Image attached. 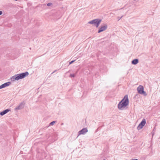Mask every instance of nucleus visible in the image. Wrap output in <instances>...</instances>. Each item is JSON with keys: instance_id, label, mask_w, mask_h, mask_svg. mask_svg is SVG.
I'll return each mask as SVG.
<instances>
[{"instance_id": "obj_1", "label": "nucleus", "mask_w": 160, "mask_h": 160, "mask_svg": "<svg viewBox=\"0 0 160 160\" xmlns=\"http://www.w3.org/2000/svg\"><path fill=\"white\" fill-rule=\"evenodd\" d=\"M129 102L128 96L126 95L118 104V109L119 110L123 109L128 105Z\"/></svg>"}, {"instance_id": "obj_2", "label": "nucleus", "mask_w": 160, "mask_h": 160, "mask_svg": "<svg viewBox=\"0 0 160 160\" xmlns=\"http://www.w3.org/2000/svg\"><path fill=\"white\" fill-rule=\"evenodd\" d=\"M29 74V73L28 72H23L20 74H16L13 76L11 78V79L12 81H14L15 80H18L20 79H22L26 76H28Z\"/></svg>"}, {"instance_id": "obj_3", "label": "nucleus", "mask_w": 160, "mask_h": 160, "mask_svg": "<svg viewBox=\"0 0 160 160\" xmlns=\"http://www.w3.org/2000/svg\"><path fill=\"white\" fill-rule=\"evenodd\" d=\"M102 20L100 19H96L91 20L88 22V23L94 24V25L98 28L100 25Z\"/></svg>"}, {"instance_id": "obj_4", "label": "nucleus", "mask_w": 160, "mask_h": 160, "mask_svg": "<svg viewBox=\"0 0 160 160\" xmlns=\"http://www.w3.org/2000/svg\"><path fill=\"white\" fill-rule=\"evenodd\" d=\"M137 90L138 92L141 95H143L144 96L147 95L146 92L144 91V88L142 85H139L137 88Z\"/></svg>"}, {"instance_id": "obj_5", "label": "nucleus", "mask_w": 160, "mask_h": 160, "mask_svg": "<svg viewBox=\"0 0 160 160\" xmlns=\"http://www.w3.org/2000/svg\"><path fill=\"white\" fill-rule=\"evenodd\" d=\"M146 123V119L145 118H143L142 121L139 123L138 126L137 128L138 130H140L144 126Z\"/></svg>"}, {"instance_id": "obj_6", "label": "nucleus", "mask_w": 160, "mask_h": 160, "mask_svg": "<svg viewBox=\"0 0 160 160\" xmlns=\"http://www.w3.org/2000/svg\"><path fill=\"white\" fill-rule=\"evenodd\" d=\"M25 104V101H22L20 103L19 105L18 106L15 108L14 109L15 110H21L23 109L24 108Z\"/></svg>"}, {"instance_id": "obj_7", "label": "nucleus", "mask_w": 160, "mask_h": 160, "mask_svg": "<svg viewBox=\"0 0 160 160\" xmlns=\"http://www.w3.org/2000/svg\"><path fill=\"white\" fill-rule=\"evenodd\" d=\"M107 25L106 24H105L103 26H101L99 29L98 32L100 33L104 31L107 29Z\"/></svg>"}, {"instance_id": "obj_8", "label": "nucleus", "mask_w": 160, "mask_h": 160, "mask_svg": "<svg viewBox=\"0 0 160 160\" xmlns=\"http://www.w3.org/2000/svg\"><path fill=\"white\" fill-rule=\"evenodd\" d=\"M11 82H5L0 86V89H2L6 87H7L9 86Z\"/></svg>"}, {"instance_id": "obj_9", "label": "nucleus", "mask_w": 160, "mask_h": 160, "mask_svg": "<svg viewBox=\"0 0 160 160\" xmlns=\"http://www.w3.org/2000/svg\"><path fill=\"white\" fill-rule=\"evenodd\" d=\"M88 131V129L86 128H83L78 132L79 135L84 134Z\"/></svg>"}, {"instance_id": "obj_10", "label": "nucleus", "mask_w": 160, "mask_h": 160, "mask_svg": "<svg viewBox=\"0 0 160 160\" xmlns=\"http://www.w3.org/2000/svg\"><path fill=\"white\" fill-rule=\"evenodd\" d=\"M10 111V109H8L4 110L0 112V115L2 116H3L7 113Z\"/></svg>"}, {"instance_id": "obj_11", "label": "nucleus", "mask_w": 160, "mask_h": 160, "mask_svg": "<svg viewBox=\"0 0 160 160\" xmlns=\"http://www.w3.org/2000/svg\"><path fill=\"white\" fill-rule=\"evenodd\" d=\"M139 62L138 59H135L132 61V64L133 65H136Z\"/></svg>"}, {"instance_id": "obj_12", "label": "nucleus", "mask_w": 160, "mask_h": 160, "mask_svg": "<svg viewBox=\"0 0 160 160\" xmlns=\"http://www.w3.org/2000/svg\"><path fill=\"white\" fill-rule=\"evenodd\" d=\"M155 129V128L153 129V131L152 132V137L155 134V130H154Z\"/></svg>"}, {"instance_id": "obj_13", "label": "nucleus", "mask_w": 160, "mask_h": 160, "mask_svg": "<svg viewBox=\"0 0 160 160\" xmlns=\"http://www.w3.org/2000/svg\"><path fill=\"white\" fill-rule=\"evenodd\" d=\"M75 75H76V74H71L70 75L69 77L74 78L75 77Z\"/></svg>"}, {"instance_id": "obj_14", "label": "nucleus", "mask_w": 160, "mask_h": 160, "mask_svg": "<svg viewBox=\"0 0 160 160\" xmlns=\"http://www.w3.org/2000/svg\"><path fill=\"white\" fill-rule=\"evenodd\" d=\"M55 122H56V121H52L50 123L49 125H53L54 124Z\"/></svg>"}, {"instance_id": "obj_15", "label": "nucleus", "mask_w": 160, "mask_h": 160, "mask_svg": "<svg viewBox=\"0 0 160 160\" xmlns=\"http://www.w3.org/2000/svg\"><path fill=\"white\" fill-rule=\"evenodd\" d=\"M75 60H72V61H71L69 63V64H72V63H73L75 61Z\"/></svg>"}, {"instance_id": "obj_16", "label": "nucleus", "mask_w": 160, "mask_h": 160, "mask_svg": "<svg viewBox=\"0 0 160 160\" xmlns=\"http://www.w3.org/2000/svg\"><path fill=\"white\" fill-rule=\"evenodd\" d=\"M52 5V3H49L47 4V6H50Z\"/></svg>"}, {"instance_id": "obj_17", "label": "nucleus", "mask_w": 160, "mask_h": 160, "mask_svg": "<svg viewBox=\"0 0 160 160\" xmlns=\"http://www.w3.org/2000/svg\"><path fill=\"white\" fill-rule=\"evenodd\" d=\"M122 17V16L121 17H117V18L118 19V21H119L120 19H121Z\"/></svg>"}, {"instance_id": "obj_18", "label": "nucleus", "mask_w": 160, "mask_h": 160, "mask_svg": "<svg viewBox=\"0 0 160 160\" xmlns=\"http://www.w3.org/2000/svg\"><path fill=\"white\" fill-rule=\"evenodd\" d=\"M2 12L1 11H0V15H2Z\"/></svg>"}, {"instance_id": "obj_19", "label": "nucleus", "mask_w": 160, "mask_h": 160, "mask_svg": "<svg viewBox=\"0 0 160 160\" xmlns=\"http://www.w3.org/2000/svg\"><path fill=\"white\" fill-rule=\"evenodd\" d=\"M57 71V70H55V71H53V72L52 73H52H54V72H55Z\"/></svg>"}, {"instance_id": "obj_20", "label": "nucleus", "mask_w": 160, "mask_h": 160, "mask_svg": "<svg viewBox=\"0 0 160 160\" xmlns=\"http://www.w3.org/2000/svg\"><path fill=\"white\" fill-rule=\"evenodd\" d=\"M130 160H138L137 159H132Z\"/></svg>"}, {"instance_id": "obj_21", "label": "nucleus", "mask_w": 160, "mask_h": 160, "mask_svg": "<svg viewBox=\"0 0 160 160\" xmlns=\"http://www.w3.org/2000/svg\"><path fill=\"white\" fill-rule=\"evenodd\" d=\"M138 95V94H136L135 96V97H136V96H137Z\"/></svg>"}, {"instance_id": "obj_22", "label": "nucleus", "mask_w": 160, "mask_h": 160, "mask_svg": "<svg viewBox=\"0 0 160 160\" xmlns=\"http://www.w3.org/2000/svg\"><path fill=\"white\" fill-rule=\"evenodd\" d=\"M103 160H106L104 159Z\"/></svg>"}]
</instances>
